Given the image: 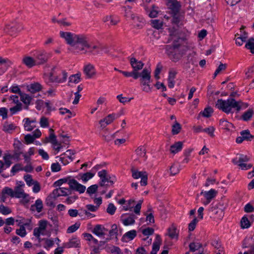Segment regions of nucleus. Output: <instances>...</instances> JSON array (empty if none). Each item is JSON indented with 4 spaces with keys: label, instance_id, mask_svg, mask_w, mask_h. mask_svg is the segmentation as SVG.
I'll list each match as a JSON object with an SVG mask.
<instances>
[{
    "label": "nucleus",
    "instance_id": "c85d7f7f",
    "mask_svg": "<svg viewBox=\"0 0 254 254\" xmlns=\"http://www.w3.org/2000/svg\"><path fill=\"white\" fill-rule=\"evenodd\" d=\"M22 62L27 67L31 68L34 65L37 64L35 59L30 57H25L23 60Z\"/></svg>",
    "mask_w": 254,
    "mask_h": 254
},
{
    "label": "nucleus",
    "instance_id": "3c124183",
    "mask_svg": "<svg viewBox=\"0 0 254 254\" xmlns=\"http://www.w3.org/2000/svg\"><path fill=\"white\" fill-rule=\"evenodd\" d=\"M181 129V125L177 121H175V124L172 126V133L173 134H178Z\"/></svg>",
    "mask_w": 254,
    "mask_h": 254
},
{
    "label": "nucleus",
    "instance_id": "37998d69",
    "mask_svg": "<svg viewBox=\"0 0 254 254\" xmlns=\"http://www.w3.org/2000/svg\"><path fill=\"white\" fill-rule=\"evenodd\" d=\"M245 47L250 50L252 54H254V38H250L245 45Z\"/></svg>",
    "mask_w": 254,
    "mask_h": 254
},
{
    "label": "nucleus",
    "instance_id": "ddd939ff",
    "mask_svg": "<svg viewBox=\"0 0 254 254\" xmlns=\"http://www.w3.org/2000/svg\"><path fill=\"white\" fill-rule=\"evenodd\" d=\"M98 176L100 178L101 181L99 185L101 187L108 185L105 184L106 183H110L111 185L114 184V181L109 180V178L107 175V172L105 170H103L98 173Z\"/></svg>",
    "mask_w": 254,
    "mask_h": 254
},
{
    "label": "nucleus",
    "instance_id": "9b49d317",
    "mask_svg": "<svg viewBox=\"0 0 254 254\" xmlns=\"http://www.w3.org/2000/svg\"><path fill=\"white\" fill-rule=\"evenodd\" d=\"M102 50V48L100 46L92 44L89 42L82 54L96 55L100 54Z\"/></svg>",
    "mask_w": 254,
    "mask_h": 254
},
{
    "label": "nucleus",
    "instance_id": "ea45409f",
    "mask_svg": "<svg viewBox=\"0 0 254 254\" xmlns=\"http://www.w3.org/2000/svg\"><path fill=\"white\" fill-rule=\"evenodd\" d=\"M24 121H25L24 127L26 130L30 131L35 127V126L32 124L31 122H30V119L29 118H25Z\"/></svg>",
    "mask_w": 254,
    "mask_h": 254
},
{
    "label": "nucleus",
    "instance_id": "5fc2aeb1",
    "mask_svg": "<svg viewBox=\"0 0 254 254\" xmlns=\"http://www.w3.org/2000/svg\"><path fill=\"white\" fill-rule=\"evenodd\" d=\"M98 188V185H93L87 188L86 192L91 195L97 191Z\"/></svg>",
    "mask_w": 254,
    "mask_h": 254
},
{
    "label": "nucleus",
    "instance_id": "1a4fd4ad",
    "mask_svg": "<svg viewBox=\"0 0 254 254\" xmlns=\"http://www.w3.org/2000/svg\"><path fill=\"white\" fill-rule=\"evenodd\" d=\"M47 225L48 221L47 220H40L38 223V227L35 228L33 230V235L36 238H38L41 235H45V231L46 230Z\"/></svg>",
    "mask_w": 254,
    "mask_h": 254
},
{
    "label": "nucleus",
    "instance_id": "a18cd8bd",
    "mask_svg": "<svg viewBox=\"0 0 254 254\" xmlns=\"http://www.w3.org/2000/svg\"><path fill=\"white\" fill-rule=\"evenodd\" d=\"M6 28L8 30H9V31L8 32H9V34L11 35L13 34V33H12L13 32L19 31L21 29V27L20 25H15V24H13L12 25H7L6 26Z\"/></svg>",
    "mask_w": 254,
    "mask_h": 254
},
{
    "label": "nucleus",
    "instance_id": "e433bc0d",
    "mask_svg": "<svg viewBox=\"0 0 254 254\" xmlns=\"http://www.w3.org/2000/svg\"><path fill=\"white\" fill-rule=\"evenodd\" d=\"M242 137L244 140L251 141L254 137V136L251 134L249 130H244L240 132Z\"/></svg>",
    "mask_w": 254,
    "mask_h": 254
},
{
    "label": "nucleus",
    "instance_id": "0eeeda50",
    "mask_svg": "<svg viewBox=\"0 0 254 254\" xmlns=\"http://www.w3.org/2000/svg\"><path fill=\"white\" fill-rule=\"evenodd\" d=\"M169 41L173 42L172 46L174 49L178 48L184 42L185 38L179 30L175 27L170 28Z\"/></svg>",
    "mask_w": 254,
    "mask_h": 254
},
{
    "label": "nucleus",
    "instance_id": "6e6552de",
    "mask_svg": "<svg viewBox=\"0 0 254 254\" xmlns=\"http://www.w3.org/2000/svg\"><path fill=\"white\" fill-rule=\"evenodd\" d=\"M24 186V184L22 183L14 187V190H13V197L17 198H22L27 202L29 201V195L24 192V190L23 189Z\"/></svg>",
    "mask_w": 254,
    "mask_h": 254
},
{
    "label": "nucleus",
    "instance_id": "39448f33",
    "mask_svg": "<svg viewBox=\"0 0 254 254\" xmlns=\"http://www.w3.org/2000/svg\"><path fill=\"white\" fill-rule=\"evenodd\" d=\"M65 183H68L70 189L77 191L80 193H83L86 190V187L85 186L78 183L76 180L71 179L70 177L61 179L56 181L54 185L56 187H59V188L62 185Z\"/></svg>",
    "mask_w": 254,
    "mask_h": 254
},
{
    "label": "nucleus",
    "instance_id": "69168bd1",
    "mask_svg": "<svg viewBox=\"0 0 254 254\" xmlns=\"http://www.w3.org/2000/svg\"><path fill=\"white\" fill-rule=\"evenodd\" d=\"M2 191L6 195L10 196L11 197H13V190L10 188L8 187H4L2 190Z\"/></svg>",
    "mask_w": 254,
    "mask_h": 254
},
{
    "label": "nucleus",
    "instance_id": "680f3d73",
    "mask_svg": "<svg viewBox=\"0 0 254 254\" xmlns=\"http://www.w3.org/2000/svg\"><path fill=\"white\" fill-rule=\"evenodd\" d=\"M24 178L28 186H31L35 183V182H34L32 179V176L30 175H27L25 176Z\"/></svg>",
    "mask_w": 254,
    "mask_h": 254
},
{
    "label": "nucleus",
    "instance_id": "20e7f679",
    "mask_svg": "<svg viewBox=\"0 0 254 254\" xmlns=\"http://www.w3.org/2000/svg\"><path fill=\"white\" fill-rule=\"evenodd\" d=\"M119 72L122 73L126 77H132L135 79L140 77V80L141 85H145L150 83L151 78L150 71L147 68L143 69L140 73L135 71L128 72L123 70H119Z\"/></svg>",
    "mask_w": 254,
    "mask_h": 254
},
{
    "label": "nucleus",
    "instance_id": "f257e3e1",
    "mask_svg": "<svg viewBox=\"0 0 254 254\" xmlns=\"http://www.w3.org/2000/svg\"><path fill=\"white\" fill-rule=\"evenodd\" d=\"M60 35L66 43L75 47L77 52H83L90 42L89 38L84 34H75L69 32L60 31Z\"/></svg>",
    "mask_w": 254,
    "mask_h": 254
},
{
    "label": "nucleus",
    "instance_id": "dca6fc26",
    "mask_svg": "<svg viewBox=\"0 0 254 254\" xmlns=\"http://www.w3.org/2000/svg\"><path fill=\"white\" fill-rule=\"evenodd\" d=\"M107 231L108 229L107 228L103 225L100 224L95 225L92 230V232L99 237L104 236Z\"/></svg>",
    "mask_w": 254,
    "mask_h": 254
},
{
    "label": "nucleus",
    "instance_id": "f03ea898",
    "mask_svg": "<svg viewBox=\"0 0 254 254\" xmlns=\"http://www.w3.org/2000/svg\"><path fill=\"white\" fill-rule=\"evenodd\" d=\"M241 102L237 101L233 98H229L225 100L222 99H218L215 104V107L226 114L232 112V109L239 111L241 109Z\"/></svg>",
    "mask_w": 254,
    "mask_h": 254
},
{
    "label": "nucleus",
    "instance_id": "f8f14e48",
    "mask_svg": "<svg viewBox=\"0 0 254 254\" xmlns=\"http://www.w3.org/2000/svg\"><path fill=\"white\" fill-rule=\"evenodd\" d=\"M120 114L112 113L108 115L106 117L99 121V124L101 127L103 128L105 127L106 126L111 124L115 119L119 118Z\"/></svg>",
    "mask_w": 254,
    "mask_h": 254
},
{
    "label": "nucleus",
    "instance_id": "412c9836",
    "mask_svg": "<svg viewBox=\"0 0 254 254\" xmlns=\"http://www.w3.org/2000/svg\"><path fill=\"white\" fill-rule=\"evenodd\" d=\"M130 63L133 69V71L137 72L138 70L141 69L144 64L141 62L137 61L135 58H131L130 60Z\"/></svg>",
    "mask_w": 254,
    "mask_h": 254
},
{
    "label": "nucleus",
    "instance_id": "a19ab883",
    "mask_svg": "<svg viewBox=\"0 0 254 254\" xmlns=\"http://www.w3.org/2000/svg\"><path fill=\"white\" fill-rule=\"evenodd\" d=\"M60 196H67L69 194H71V190L69 188V189L63 188V187H59V188Z\"/></svg>",
    "mask_w": 254,
    "mask_h": 254
},
{
    "label": "nucleus",
    "instance_id": "473e14b6",
    "mask_svg": "<svg viewBox=\"0 0 254 254\" xmlns=\"http://www.w3.org/2000/svg\"><path fill=\"white\" fill-rule=\"evenodd\" d=\"M136 154L143 161H145L147 159L146 155V150L143 146L138 147L135 150Z\"/></svg>",
    "mask_w": 254,
    "mask_h": 254
},
{
    "label": "nucleus",
    "instance_id": "4c0bfd02",
    "mask_svg": "<svg viewBox=\"0 0 254 254\" xmlns=\"http://www.w3.org/2000/svg\"><path fill=\"white\" fill-rule=\"evenodd\" d=\"M15 127L12 124H8L7 122H5L3 126L2 130L6 132L11 133L12 131L15 129Z\"/></svg>",
    "mask_w": 254,
    "mask_h": 254
},
{
    "label": "nucleus",
    "instance_id": "0e129e2a",
    "mask_svg": "<svg viewBox=\"0 0 254 254\" xmlns=\"http://www.w3.org/2000/svg\"><path fill=\"white\" fill-rule=\"evenodd\" d=\"M12 158L10 155H7L3 157V160H4V165L6 168H8L11 165L12 162L10 159Z\"/></svg>",
    "mask_w": 254,
    "mask_h": 254
},
{
    "label": "nucleus",
    "instance_id": "4468645a",
    "mask_svg": "<svg viewBox=\"0 0 254 254\" xmlns=\"http://www.w3.org/2000/svg\"><path fill=\"white\" fill-rule=\"evenodd\" d=\"M184 17L183 15L178 13H174L171 21L172 24L176 25L178 27H181L184 24Z\"/></svg>",
    "mask_w": 254,
    "mask_h": 254
},
{
    "label": "nucleus",
    "instance_id": "f704fd0d",
    "mask_svg": "<svg viewBox=\"0 0 254 254\" xmlns=\"http://www.w3.org/2000/svg\"><path fill=\"white\" fill-rule=\"evenodd\" d=\"M254 238L253 236H250L249 237H247L243 243V247L244 248H248L251 247L252 246H254Z\"/></svg>",
    "mask_w": 254,
    "mask_h": 254
},
{
    "label": "nucleus",
    "instance_id": "e2e57ef3",
    "mask_svg": "<svg viewBox=\"0 0 254 254\" xmlns=\"http://www.w3.org/2000/svg\"><path fill=\"white\" fill-rule=\"evenodd\" d=\"M157 9H158L157 7H156L154 5H153L152 6V9L149 13V17H152V18L156 17L157 16V14L158 13Z\"/></svg>",
    "mask_w": 254,
    "mask_h": 254
},
{
    "label": "nucleus",
    "instance_id": "6ab92c4d",
    "mask_svg": "<svg viewBox=\"0 0 254 254\" xmlns=\"http://www.w3.org/2000/svg\"><path fill=\"white\" fill-rule=\"evenodd\" d=\"M217 193V191L214 189H211L209 191H205L204 192H201V194H203L205 198L206 199V202L204 203L205 205L208 204L211 200L215 197Z\"/></svg>",
    "mask_w": 254,
    "mask_h": 254
},
{
    "label": "nucleus",
    "instance_id": "de8ad7c7",
    "mask_svg": "<svg viewBox=\"0 0 254 254\" xmlns=\"http://www.w3.org/2000/svg\"><path fill=\"white\" fill-rule=\"evenodd\" d=\"M213 113V109L210 107L205 108L204 110L200 112L199 115H202L204 117L209 118L211 116V114Z\"/></svg>",
    "mask_w": 254,
    "mask_h": 254
},
{
    "label": "nucleus",
    "instance_id": "4be33fe9",
    "mask_svg": "<svg viewBox=\"0 0 254 254\" xmlns=\"http://www.w3.org/2000/svg\"><path fill=\"white\" fill-rule=\"evenodd\" d=\"M83 72L88 78H92L95 74L94 67L91 64H88L84 66Z\"/></svg>",
    "mask_w": 254,
    "mask_h": 254
},
{
    "label": "nucleus",
    "instance_id": "9d476101",
    "mask_svg": "<svg viewBox=\"0 0 254 254\" xmlns=\"http://www.w3.org/2000/svg\"><path fill=\"white\" fill-rule=\"evenodd\" d=\"M35 60L37 64H41L45 63L50 57V54L47 53L44 50L36 52L34 54Z\"/></svg>",
    "mask_w": 254,
    "mask_h": 254
},
{
    "label": "nucleus",
    "instance_id": "79ce46f5",
    "mask_svg": "<svg viewBox=\"0 0 254 254\" xmlns=\"http://www.w3.org/2000/svg\"><path fill=\"white\" fill-rule=\"evenodd\" d=\"M180 172L179 166L177 164H173L170 168V174L171 176H175Z\"/></svg>",
    "mask_w": 254,
    "mask_h": 254
},
{
    "label": "nucleus",
    "instance_id": "a878e982",
    "mask_svg": "<svg viewBox=\"0 0 254 254\" xmlns=\"http://www.w3.org/2000/svg\"><path fill=\"white\" fill-rule=\"evenodd\" d=\"M28 90L31 93H35L40 91L42 89V86L38 82L32 83L27 86Z\"/></svg>",
    "mask_w": 254,
    "mask_h": 254
},
{
    "label": "nucleus",
    "instance_id": "393cba45",
    "mask_svg": "<svg viewBox=\"0 0 254 254\" xmlns=\"http://www.w3.org/2000/svg\"><path fill=\"white\" fill-rule=\"evenodd\" d=\"M109 235L110 238H107L106 241H109L111 239H114V237L116 239V240H118V227L117 225L115 224H113L111 226V229L109 231Z\"/></svg>",
    "mask_w": 254,
    "mask_h": 254
},
{
    "label": "nucleus",
    "instance_id": "c756f323",
    "mask_svg": "<svg viewBox=\"0 0 254 254\" xmlns=\"http://www.w3.org/2000/svg\"><path fill=\"white\" fill-rule=\"evenodd\" d=\"M43 208V202L41 199H38L35 201L34 204L31 206V210H34L35 209L37 212H41Z\"/></svg>",
    "mask_w": 254,
    "mask_h": 254
},
{
    "label": "nucleus",
    "instance_id": "338daca9",
    "mask_svg": "<svg viewBox=\"0 0 254 254\" xmlns=\"http://www.w3.org/2000/svg\"><path fill=\"white\" fill-rule=\"evenodd\" d=\"M214 130L215 128L213 127H208L204 128L203 132H205L208 133L211 137H213L214 136Z\"/></svg>",
    "mask_w": 254,
    "mask_h": 254
},
{
    "label": "nucleus",
    "instance_id": "774afa93",
    "mask_svg": "<svg viewBox=\"0 0 254 254\" xmlns=\"http://www.w3.org/2000/svg\"><path fill=\"white\" fill-rule=\"evenodd\" d=\"M160 249L159 243L154 242L152 246V249L150 254H157Z\"/></svg>",
    "mask_w": 254,
    "mask_h": 254
},
{
    "label": "nucleus",
    "instance_id": "864d4df0",
    "mask_svg": "<svg viewBox=\"0 0 254 254\" xmlns=\"http://www.w3.org/2000/svg\"><path fill=\"white\" fill-rule=\"evenodd\" d=\"M168 235L171 239H177L178 235L176 232V229L173 227L168 229Z\"/></svg>",
    "mask_w": 254,
    "mask_h": 254
},
{
    "label": "nucleus",
    "instance_id": "b1692460",
    "mask_svg": "<svg viewBox=\"0 0 254 254\" xmlns=\"http://www.w3.org/2000/svg\"><path fill=\"white\" fill-rule=\"evenodd\" d=\"M28 221L29 222L26 223L21 222V221L19 222V225H20V224H22L20 226L19 229H16V234L17 235H19L21 237H24L26 236L27 233L24 227V226L29 225L30 224V220H29Z\"/></svg>",
    "mask_w": 254,
    "mask_h": 254
},
{
    "label": "nucleus",
    "instance_id": "bf43d9fd",
    "mask_svg": "<svg viewBox=\"0 0 254 254\" xmlns=\"http://www.w3.org/2000/svg\"><path fill=\"white\" fill-rule=\"evenodd\" d=\"M80 227V224L76 223L74 224L69 226L66 231L67 233H71L76 231Z\"/></svg>",
    "mask_w": 254,
    "mask_h": 254
},
{
    "label": "nucleus",
    "instance_id": "7ed1b4c3",
    "mask_svg": "<svg viewBox=\"0 0 254 254\" xmlns=\"http://www.w3.org/2000/svg\"><path fill=\"white\" fill-rule=\"evenodd\" d=\"M227 204L223 201L214 204L212 203L208 209V215L210 217L216 221L221 220L224 215V210Z\"/></svg>",
    "mask_w": 254,
    "mask_h": 254
},
{
    "label": "nucleus",
    "instance_id": "5701e85b",
    "mask_svg": "<svg viewBox=\"0 0 254 254\" xmlns=\"http://www.w3.org/2000/svg\"><path fill=\"white\" fill-rule=\"evenodd\" d=\"M103 21L109 25H115L119 22V19L112 15H107L103 18Z\"/></svg>",
    "mask_w": 254,
    "mask_h": 254
},
{
    "label": "nucleus",
    "instance_id": "7c9ffc66",
    "mask_svg": "<svg viewBox=\"0 0 254 254\" xmlns=\"http://www.w3.org/2000/svg\"><path fill=\"white\" fill-rule=\"evenodd\" d=\"M12 64V62L8 59L0 57V66L3 68V72L6 71Z\"/></svg>",
    "mask_w": 254,
    "mask_h": 254
},
{
    "label": "nucleus",
    "instance_id": "f3484780",
    "mask_svg": "<svg viewBox=\"0 0 254 254\" xmlns=\"http://www.w3.org/2000/svg\"><path fill=\"white\" fill-rule=\"evenodd\" d=\"M80 244V240L76 237H73L69 240L68 242L64 243V247L66 248H79Z\"/></svg>",
    "mask_w": 254,
    "mask_h": 254
},
{
    "label": "nucleus",
    "instance_id": "bb28decb",
    "mask_svg": "<svg viewBox=\"0 0 254 254\" xmlns=\"http://www.w3.org/2000/svg\"><path fill=\"white\" fill-rule=\"evenodd\" d=\"M183 142L178 141L170 146V152L173 154H176L180 151L183 148Z\"/></svg>",
    "mask_w": 254,
    "mask_h": 254
},
{
    "label": "nucleus",
    "instance_id": "2eb2a0df",
    "mask_svg": "<svg viewBox=\"0 0 254 254\" xmlns=\"http://www.w3.org/2000/svg\"><path fill=\"white\" fill-rule=\"evenodd\" d=\"M135 218L136 217L134 214L128 216L124 214L122 215L121 220L124 225L128 226L134 224Z\"/></svg>",
    "mask_w": 254,
    "mask_h": 254
},
{
    "label": "nucleus",
    "instance_id": "603ef678",
    "mask_svg": "<svg viewBox=\"0 0 254 254\" xmlns=\"http://www.w3.org/2000/svg\"><path fill=\"white\" fill-rule=\"evenodd\" d=\"M11 209L7 206H4L3 204L0 205V213L3 215H6L11 213Z\"/></svg>",
    "mask_w": 254,
    "mask_h": 254
},
{
    "label": "nucleus",
    "instance_id": "09e8293b",
    "mask_svg": "<svg viewBox=\"0 0 254 254\" xmlns=\"http://www.w3.org/2000/svg\"><path fill=\"white\" fill-rule=\"evenodd\" d=\"M22 105L21 103H19L16 104V106H15L13 107L10 108L9 109L10 114L11 115H13L15 114H16L17 112L20 111L22 110Z\"/></svg>",
    "mask_w": 254,
    "mask_h": 254
},
{
    "label": "nucleus",
    "instance_id": "4d7b16f0",
    "mask_svg": "<svg viewBox=\"0 0 254 254\" xmlns=\"http://www.w3.org/2000/svg\"><path fill=\"white\" fill-rule=\"evenodd\" d=\"M198 222V220L196 218H194L193 220L189 223L188 229L190 231H192L194 230L196 225Z\"/></svg>",
    "mask_w": 254,
    "mask_h": 254
},
{
    "label": "nucleus",
    "instance_id": "72a5a7b5",
    "mask_svg": "<svg viewBox=\"0 0 254 254\" xmlns=\"http://www.w3.org/2000/svg\"><path fill=\"white\" fill-rule=\"evenodd\" d=\"M254 113V110L252 109H249L244 113L242 116V119L244 121H248L252 118Z\"/></svg>",
    "mask_w": 254,
    "mask_h": 254
},
{
    "label": "nucleus",
    "instance_id": "2f4dec72",
    "mask_svg": "<svg viewBox=\"0 0 254 254\" xmlns=\"http://www.w3.org/2000/svg\"><path fill=\"white\" fill-rule=\"evenodd\" d=\"M250 158L247 156L243 154H240L239 156L238 159H237V158L233 159L232 162L235 164H238L248 162Z\"/></svg>",
    "mask_w": 254,
    "mask_h": 254
},
{
    "label": "nucleus",
    "instance_id": "c03bdc74",
    "mask_svg": "<svg viewBox=\"0 0 254 254\" xmlns=\"http://www.w3.org/2000/svg\"><path fill=\"white\" fill-rule=\"evenodd\" d=\"M56 199L52 196L50 194H49L46 198L45 200V203L47 206L54 208L55 207V203L54 201Z\"/></svg>",
    "mask_w": 254,
    "mask_h": 254
},
{
    "label": "nucleus",
    "instance_id": "a211bd4d",
    "mask_svg": "<svg viewBox=\"0 0 254 254\" xmlns=\"http://www.w3.org/2000/svg\"><path fill=\"white\" fill-rule=\"evenodd\" d=\"M167 5L174 13H178L181 7L180 2L176 0H168Z\"/></svg>",
    "mask_w": 254,
    "mask_h": 254
},
{
    "label": "nucleus",
    "instance_id": "6e6d98bb",
    "mask_svg": "<svg viewBox=\"0 0 254 254\" xmlns=\"http://www.w3.org/2000/svg\"><path fill=\"white\" fill-rule=\"evenodd\" d=\"M117 98L120 103L125 104L126 103L129 102L132 98H128L126 97H123V94L118 95L117 96Z\"/></svg>",
    "mask_w": 254,
    "mask_h": 254
},
{
    "label": "nucleus",
    "instance_id": "423d86ee",
    "mask_svg": "<svg viewBox=\"0 0 254 254\" xmlns=\"http://www.w3.org/2000/svg\"><path fill=\"white\" fill-rule=\"evenodd\" d=\"M56 68L53 67L48 77L47 83L50 84L52 83H61L64 82L67 77V73L63 70L58 69L56 70Z\"/></svg>",
    "mask_w": 254,
    "mask_h": 254
},
{
    "label": "nucleus",
    "instance_id": "13d9d810",
    "mask_svg": "<svg viewBox=\"0 0 254 254\" xmlns=\"http://www.w3.org/2000/svg\"><path fill=\"white\" fill-rule=\"evenodd\" d=\"M95 173H92L90 172H87L82 175L81 179L84 182H86L89 179H91L94 177Z\"/></svg>",
    "mask_w": 254,
    "mask_h": 254
},
{
    "label": "nucleus",
    "instance_id": "49530a36",
    "mask_svg": "<svg viewBox=\"0 0 254 254\" xmlns=\"http://www.w3.org/2000/svg\"><path fill=\"white\" fill-rule=\"evenodd\" d=\"M190 251L194 252L196 251L199 250L202 248V245L199 243H191L189 245Z\"/></svg>",
    "mask_w": 254,
    "mask_h": 254
},
{
    "label": "nucleus",
    "instance_id": "c9c22d12",
    "mask_svg": "<svg viewBox=\"0 0 254 254\" xmlns=\"http://www.w3.org/2000/svg\"><path fill=\"white\" fill-rule=\"evenodd\" d=\"M81 73H78L70 75L69 77V83H78L81 80Z\"/></svg>",
    "mask_w": 254,
    "mask_h": 254
},
{
    "label": "nucleus",
    "instance_id": "8fccbe9b",
    "mask_svg": "<svg viewBox=\"0 0 254 254\" xmlns=\"http://www.w3.org/2000/svg\"><path fill=\"white\" fill-rule=\"evenodd\" d=\"M241 223L242 228H248L251 226L250 220L246 216L242 218Z\"/></svg>",
    "mask_w": 254,
    "mask_h": 254
},
{
    "label": "nucleus",
    "instance_id": "58836bf2",
    "mask_svg": "<svg viewBox=\"0 0 254 254\" xmlns=\"http://www.w3.org/2000/svg\"><path fill=\"white\" fill-rule=\"evenodd\" d=\"M152 26L156 29H162L163 21L159 19H154L151 20Z\"/></svg>",
    "mask_w": 254,
    "mask_h": 254
},
{
    "label": "nucleus",
    "instance_id": "cd10ccee",
    "mask_svg": "<svg viewBox=\"0 0 254 254\" xmlns=\"http://www.w3.org/2000/svg\"><path fill=\"white\" fill-rule=\"evenodd\" d=\"M20 97L21 100L23 102L24 104L26 105V106L24 108L26 110L28 109V106L30 104L31 100L32 99V97L24 93H22L21 94H20Z\"/></svg>",
    "mask_w": 254,
    "mask_h": 254
},
{
    "label": "nucleus",
    "instance_id": "052dcab7",
    "mask_svg": "<svg viewBox=\"0 0 254 254\" xmlns=\"http://www.w3.org/2000/svg\"><path fill=\"white\" fill-rule=\"evenodd\" d=\"M131 172L132 177L135 179H137L139 178H141V177L144 175V172H139L133 169H131Z\"/></svg>",
    "mask_w": 254,
    "mask_h": 254
},
{
    "label": "nucleus",
    "instance_id": "aec40b11",
    "mask_svg": "<svg viewBox=\"0 0 254 254\" xmlns=\"http://www.w3.org/2000/svg\"><path fill=\"white\" fill-rule=\"evenodd\" d=\"M136 236V231L132 230L126 233L122 238V241L124 242H128L133 240Z\"/></svg>",
    "mask_w": 254,
    "mask_h": 254
}]
</instances>
